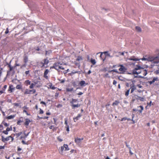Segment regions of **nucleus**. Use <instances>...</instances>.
Instances as JSON below:
<instances>
[{"mask_svg":"<svg viewBox=\"0 0 159 159\" xmlns=\"http://www.w3.org/2000/svg\"><path fill=\"white\" fill-rule=\"evenodd\" d=\"M39 84L38 85H36V87L39 88L42 86V84L39 81H37L36 82H34V83L31 84L30 85L29 87L30 88V89H33L34 87V86H35L36 85V84Z\"/></svg>","mask_w":159,"mask_h":159,"instance_id":"5","label":"nucleus"},{"mask_svg":"<svg viewBox=\"0 0 159 159\" xmlns=\"http://www.w3.org/2000/svg\"><path fill=\"white\" fill-rule=\"evenodd\" d=\"M13 104L15 106H16V107L19 106L20 105V104L19 103H13Z\"/></svg>","mask_w":159,"mask_h":159,"instance_id":"47","label":"nucleus"},{"mask_svg":"<svg viewBox=\"0 0 159 159\" xmlns=\"http://www.w3.org/2000/svg\"><path fill=\"white\" fill-rule=\"evenodd\" d=\"M21 149L19 148V147H18V148H17V151H21Z\"/></svg>","mask_w":159,"mask_h":159,"instance_id":"63","label":"nucleus"},{"mask_svg":"<svg viewBox=\"0 0 159 159\" xmlns=\"http://www.w3.org/2000/svg\"><path fill=\"white\" fill-rule=\"evenodd\" d=\"M53 120H54V124H55V125H57V119L55 118H53Z\"/></svg>","mask_w":159,"mask_h":159,"instance_id":"41","label":"nucleus"},{"mask_svg":"<svg viewBox=\"0 0 159 159\" xmlns=\"http://www.w3.org/2000/svg\"><path fill=\"white\" fill-rule=\"evenodd\" d=\"M2 123L6 127L8 126L9 125L7 123L3 121L2 122Z\"/></svg>","mask_w":159,"mask_h":159,"instance_id":"39","label":"nucleus"},{"mask_svg":"<svg viewBox=\"0 0 159 159\" xmlns=\"http://www.w3.org/2000/svg\"><path fill=\"white\" fill-rule=\"evenodd\" d=\"M31 122L30 120L26 118L25 119V122L24 123V125L25 126L26 128H27L30 123Z\"/></svg>","mask_w":159,"mask_h":159,"instance_id":"11","label":"nucleus"},{"mask_svg":"<svg viewBox=\"0 0 159 159\" xmlns=\"http://www.w3.org/2000/svg\"><path fill=\"white\" fill-rule=\"evenodd\" d=\"M23 61L25 63H27L28 61V56L26 54H25L23 56Z\"/></svg>","mask_w":159,"mask_h":159,"instance_id":"13","label":"nucleus"},{"mask_svg":"<svg viewBox=\"0 0 159 159\" xmlns=\"http://www.w3.org/2000/svg\"><path fill=\"white\" fill-rule=\"evenodd\" d=\"M66 68L65 64H61L60 62H55L52 66L50 67V69H55L57 70L60 69L62 70H65Z\"/></svg>","mask_w":159,"mask_h":159,"instance_id":"2","label":"nucleus"},{"mask_svg":"<svg viewBox=\"0 0 159 159\" xmlns=\"http://www.w3.org/2000/svg\"><path fill=\"white\" fill-rule=\"evenodd\" d=\"M10 139H11V142L13 141L14 140L13 136H12L11 135V136H9L6 138V141H8L10 140Z\"/></svg>","mask_w":159,"mask_h":159,"instance_id":"19","label":"nucleus"},{"mask_svg":"<svg viewBox=\"0 0 159 159\" xmlns=\"http://www.w3.org/2000/svg\"><path fill=\"white\" fill-rule=\"evenodd\" d=\"M143 110V106H140L138 107L137 109H134L133 110L134 111H138L140 113L142 112Z\"/></svg>","mask_w":159,"mask_h":159,"instance_id":"8","label":"nucleus"},{"mask_svg":"<svg viewBox=\"0 0 159 159\" xmlns=\"http://www.w3.org/2000/svg\"><path fill=\"white\" fill-rule=\"evenodd\" d=\"M83 140V138L80 139L77 138H75V142L77 144H79L81 143V141Z\"/></svg>","mask_w":159,"mask_h":159,"instance_id":"10","label":"nucleus"},{"mask_svg":"<svg viewBox=\"0 0 159 159\" xmlns=\"http://www.w3.org/2000/svg\"><path fill=\"white\" fill-rule=\"evenodd\" d=\"M8 32H9V31H8V28H7L5 32V34H7L8 33Z\"/></svg>","mask_w":159,"mask_h":159,"instance_id":"57","label":"nucleus"},{"mask_svg":"<svg viewBox=\"0 0 159 159\" xmlns=\"http://www.w3.org/2000/svg\"><path fill=\"white\" fill-rule=\"evenodd\" d=\"M65 128L66 129V131L68 132L69 131V126H65Z\"/></svg>","mask_w":159,"mask_h":159,"instance_id":"36","label":"nucleus"},{"mask_svg":"<svg viewBox=\"0 0 159 159\" xmlns=\"http://www.w3.org/2000/svg\"><path fill=\"white\" fill-rule=\"evenodd\" d=\"M36 90L34 89H33L32 90H29L28 89H26L24 92V94H30L31 93L34 94L36 92Z\"/></svg>","mask_w":159,"mask_h":159,"instance_id":"7","label":"nucleus"},{"mask_svg":"<svg viewBox=\"0 0 159 159\" xmlns=\"http://www.w3.org/2000/svg\"><path fill=\"white\" fill-rule=\"evenodd\" d=\"M126 120H129V119L128 118H127L126 117H124V118H122L121 120H120L121 121H125Z\"/></svg>","mask_w":159,"mask_h":159,"instance_id":"32","label":"nucleus"},{"mask_svg":"<svg viewBox=\"0 0 159 159\" xmlns=\"http://www.w3.org/2000/svg\"><path fill=\"white\" fill-rule=\"evenodd\" d=\"M59 95V93H57V92L56 93L55 95V98H57L58 96Z\"/></svg>","mask_w":159,"mask_h":159,"instance_id":"40","label":"nucleus"},{"mask_svg":"<svg viewBox=\"0 0 159 159\" xmlns=\"http://www.w3.org/2000/svg\"><path fill=\"white\" fill-rule=\"evenodd\" d=\"M52 52L51 50H49L48 51H46L45 55H47L48 54H50Z\"/></svg>","mask_w":159,"mask_h":159,"instance_id":"34","label":"nucleus"},{"mask_svg":"<svg viewBox=\"0 0 159 159\" xmlns=\"http://www.w3.org/2000/svg\"><path fill=\"white\" fill-rule=\"evenodd\" d=\"M136 77H138V78H144L143 77V76H142L141 75H139V76H135Z\"/></svg>","mask_w":159,"mask_h":159,"instance_id":"61","label":"nucleus"},{"mask_svg":"<svg viewBox=\"0 0 159 159\" xmlns=\"http://www.w3.org/2000/svg\"><path fill=\"white\" fill-rule=\"evenodd\" d=\"M2 141L3 142H5L6 141V138H5L3 136H2Z\"/></svg>","mask_w":159,"mask_h":159,"instance_id":"35","label":"nucleus"},{"mask_svg":"<svg viewBox=\"0 0 159 159\" xmlns=\"http://www.w3.org/2000/svg\"><path fill=\"white\" fill-rule=\"evenodd\" d=\"M12 129V127L11 126L10 128H9V127H7V129H6V130L8 131H11V130Z\"/></svg>","mask_w":159,"mask_h":159,"instance_id":"38","label":"nucleus"},{"mask_svg":"<svg viewBox=\"0 0 159 159\" xmlns=\"http://www.w3.org/2000/svg\"><path fill=\"white\" fill-rule=\"evenodd\" d=\"M140 72H141V73H142L144 76L148 74L147 70L146 69L144 70L143 68V69H142Z\"/></svg>","mask_w":159,"mask_h":159,"instance_id":"17","label":"nucleus"},{"mask_svg":"<svg viewBox=\"0 0 159 159\" xmlns=\"http://www.w3.org/2000/svg\"><path fill=\"white\" fill-rule=\"evenodd\" d=\"M49 86L50 88L52 89H56V87L54 86H52V84H50L49 85Z\"/></svg>","mask_w":159,"mask_h":159,"instance_id":"31","label":"nucleus"},{"mask_svg":"<svg viewBox=\"0 0 159 159\" xmlns=\"http://www.w3.org/2000/svg\"><path fill=\"white\" fill-rule=\"evenodd\" d=\"M83 94V93L82 92H79L78 94H77L78 95H81L82 94Z\"/></svg>","mask_w":159,"mask_h":159,"instance_id":"62","label":"nucleus"},{"mask_svg":"<svg viewBox=\"0 0 159 159\" xmlns=\"http://www.w3.org/2000/svg\"><path fill=\"white\" fill-rule=\"evenodd\" d=\"M63 146L64 147V148H65V151L69 150H70L69 148L68 147V145L67 144H64Z\"/></svg>","mask_w":159,"mask_h":159,"instance_id":"24","label":"nucleus"},{"mask_svg":"<svg viewBox=\"0 0 159 159\" xmlns=\"http://www.w3.org/2000/svg\"><path fill=\"white\" fill-rule=\"evenodd\" d=\"M119 103H120V102L119 101H117V100L115 101L114 102L112 103V105L113 106H114L115 105L117 106L119 104Z\"/></svg>","mask_w":159,"mask_h":159,"instance_id":"22","label":"nucleus"},{"mask_svg":"<svg viewBox=\"0 0 159 159\" xmlns=\"http://www.w3.org/2000/svg\"><path fill=\"white\" fill-rule=\"evenodd\" d=\"M22 134V132H20L18 133H16L15 134H11L12 136H13V137L14 136H16V138H18L19 136H20L21 134Z\"/></svg>","mask_w":159,"mask_h":159,"instance_id":"15","label":"nucleus"},{"mask_svg":"<svg viewBox=\"0 0 159 159\" xmlns=\"http://www.w3.org/2000/svg\"><path fill=\"white\" fill-rule=\"evenodd\" d=\"M77 101V99H74L73 98L72 99V100L70 102V103L72 109H74L76 108L80 107L81 106V104H80L78 103L76 104H74V103L76 102Z\"/></svg>","mask_w":159,"mask_h":159,"instance_id":"4","label":"nucleus"},{"mask_svg":"<svg viewBox=\"0 0 159 159\" xmlns=\"http://www.w3.org/2000/svg\"><path fill=\"white\" fill-rule=\"evenodd\" d=\"M16 88L18 89H22V86L18 84L16 85Z\"/></svg>","mask_w":159,"mask_h":159,"instance_id":"27","label":"nucleus"},{"mask_svg":"<svg viewBox=\"0 0 159 159\" xmlns=\"http://www.w3.org/2000/svg\"><path fill=\"white\" fill-rule=\"evenodd\" d=\"M82 115L81 114H78L77 116L74 117L73 118V119L75 122H76L77 120H79V119L82 116Z\"/></svg>","mask_w":159,"mask_h":159,"instance_id":"14","label":"nucleus"},{"mask_svg":"<svg viewBox=\"0 0 159 159\" xmlns=\"http://www.w3.org/2000/svg\"><path fill=\"white\" fill-rule=\"evenodd\" d=\"M120 67V68L119 69V71H120L122 73H123L124 72H125L126 70V68H125V67L123 66L122 65H113V67Z\"/></svg>","mask_w":159,"mask_h":159,"instance_id":"6","label":"nucleus"},{"mask_svg":"<svg viewBox=\"0 0 159 159\" xmlns=\"http://www.w3.org/2000/svg\"><path fill=\"white\" fill-rule=\"evenodd\" d=\"M158 80V78L157 77H154L153 78V80L152 81H150L148 82L149 84H152L153 83H154L155 81Z\"/></svg>","mask_w":159,"mask_h":159,"instance_id":"18","label":"nucleus"},{"mask_svg":"<svg viewBox=\"0 0 159 159\" xmlns=\"http://www.w3.org/2000/svg\"><path fill=\"white\" fill-rule=\"evenodd\" d=\"M124 52H119V54L120 55H124Z\"/></svg>","mask_w":159,"mask_h":159,"instance_id":"60","label":"nucleus"},{"mask_svg":"<svg viewBox=\"0 0 159 159\" xmlns=\"http://www.w3.org/2000/svg\"><path fill=\"white\" fill-rule=\"evenodd\" d=\"M72 84L74 86H75L76 85V82L75 81L73 82Z\"/></svg>","mask_w":159,"mask_h":159,"instance_id":"53","label":"nucleus"},{"mask_svg":"<svg viewBox=\"0 0 159 159\" xmlns=\"http://www.w3.org/2000/svg\"><path fill=\"white\" fill-rule=\"evenodd\" d=\"M141 59L136 58L135 57H130V65H132L135 66H136L134 69L133 70V74L138 75L141 73L140 72V70L143 69V68L141 67L140 65H139L138 63L136 61H139ZM143 61H152L153 63V65L157 66V64L159 63V56L156 57H148L146 58L144 57L141 59Z\"/></svg>","mask_w":159,"mask_h":159,"instance_id":"1","label":"nucleus"},{"mask_svg":"<svg viewBox=\"0 0 159 159\" xmlns=\"http://www.w3.org/2000/svg\"><path fill=\"white\" fill-rule=\"evenodd\" d=\"M75 73H78L79 74H80V71H72L71 72V74H72V75H73L75 74Z\"/></svg>","mask_w":159,"mask_h":159,"instance_id":"30","label":"nucleus"},{"mask_svg":"<svg viewBox=\"0 0 159 159\" xmlns=\"http://www.w3.org/2000/svg\"><path fill=\"white\" fill-rule=\"evenodd\" d=\"M12 85H10L9 87V89L10 90L11 92L12 91V90L13 89V88H11Z\"/></svg>","mask_w":159,"mask_h":159,"instance_id":"50","label":"nucleus"},{"mask_svg":"<svg viewBox=\"0 0 159 159\" xmlns=\"http://www.w3.org/2000/svg\"><path fill=\"white\" fill-rule=\"evenodd\" d=\"M23 112L25 113L27 115H30L29 114H28L27 111L26 110H24L23 111Z\"/></svg>","mask_w":159,"mask_h":159,"instance_id":"59","label":"nucleus"},{"mask_svg":"<svg viewBox=\"0 0 159 159\" xmlns=\"http://www.w3.org/2000/svg\"><path fill=\"white\" fill-rule=\"evenodd\" d=\"M129 90H127L126 92H125V95L126 96H127L128 95H129Z\"/></svg>","mask_w":159,"mask_h":159,"instance_id":"45","label":"nucleus"},{"mask_svg":"<svg viewBox=\"0 0 159 159\" xmlns=\"http://www.w3.org/2000/svg\"><path fill=\"white\" fill-rule=\"evenodd\" d=\"M64 146H61V152L62 153L63 152L64 150Z\"/></svg>","mask_w":159,"mask_h":159,"instance_id":"48","label":"nucleus"},{"mask_svg":"<svg viewBox=\"0 0 159 159\" xmlns=\"http://www.w3.org/2000/svg\"><path fill=\"white\" fill-rule=\"evenodd\" d=\"M7 65H8V67L9 68V70L7 71V75H9L10 72L13 69H14V67L11 66L10 62L9 63H7Z\"/></svg>","mask_w":159,"mask_h":159,"instance_id":"9","label":"nucleus"},{"mask_svg":"<svg viewBox=\"0 0 159 159\" xmlns=\"http://www.w3.org/2000/svg\"><path fill=\"white\" fill-rule=\"evenodd\" d=\"M49 72V70L48 69H46L45 70L43 74V77L46 79L48 80V77L47 76V74Z\"/></svg>","mask_w":159,"mask_h":159,"instance_id":"12","label":"nucleus"},{"mask_svg":"<svg viewBox=\"0 0 159 159\" xmlns=\"http://www.w3.org/2000/svg\"><path fill=\"white\" fill-rule=\"evenodd\" d=\"M83 60L81 56H78L77 58L76 59V61H79Z\"/></svg>","mask_w":159,"mask_h":159,"instance_id":"29","label":"nucleus"},{"mask_svg":"<svg viewBox=\"0 0 159 159\" xmlns=\"http://www.w3.org/2000/svg\"><path fill=\"white\" fill-rule=\"evenodd\" d=\"M131 93H132L133 92L134 90L136 89V87L135 86H132L131 87Z\"/></svg>","mask_w":159,"mask_h":159,"instance_id":"28","label":"nucleus"},{"mask_svg":"<svg viewBox=\"0 0 159 159\" xmlns=\"http://www.w3.org/2000/svg\"><path fill=\"white\" fill-rule=\"evenodd\" d=\"M75 152V153H76V150H74V149H72L70 151V152L71 153H73V152Z\"/></svg>","mask_w":159,"mask_h":159,"instance_id":"49","label":"nucleus"},{"mask_svg":"<svg viewBox=\"0 0 159 159\" xmlns=\"http://www.w3.org/2000/svg\"><path fill=\"white\" fill-rule=\"evenodd\" d=\"M117 83V82L115 80H114L113 82V85H116V84Z\"/></svg>","mask_w":159,"mask_h":159,"instance_id":"55","label":"nucleus"},{"mask_svg":"<svg viewBox=\"0 0 159 159\" xmlns=\"http://www.w3.org/2000/svg\"><path fill=\"white\" fill-rule=\"evenodd\" d=\"M43 110H42V109H40L39 113L40 114H43Z\"/></svg>","mask_w":159,"mask_h":159,"instance_id":"54","label":"nucleus"},{"mask_svg":"<svg viewBox=\"0 0 159 159\" xmlns=\"http://www.w3.org/2000/svg\"><path fill=\"white\" fill-rule=\"evenodd\" d=\"M29 72H30L29 70H28V71H25V73L26 75H27L29 73Z\"/></svg>","mask_w":159,"mask_h":159,"instance_id":"58","label":"nucleus"},{"mask_svg":"<svg viewBox=\"0 0 159 159\" xmlns=\"http://www.w3.org/2000/svg\"><path fill=\"white\" fill-rule=\"evenodd\" d=\"M8 131L6 130H4L2 131V133L5 134H8Z\"/></svg>","mask_w":159,"mask_h":159,"instance_id":"44","label":"nucleus"},{"mask_svg":"<svg viewBox=\"0 0 159 159\" xmlns=\"http://www.w3.org/2000/svg\"><path fill=\"white\" fill-rule=\"evenodd\" d=\"M21 143L23 144H27V143L25 142L24 140H22L21 141Z\"/></svg>","mask_w":159,"mask_h":159,"instance_id":"56","label":"nucleus"},{"mask_svg":"<svg viewBox=\"0 0 159 159\" xmlns=\"http://www.w3.org/2000/svg\"><path fill=\"white\" fill-rule=\"evenodd\" d=\"M22 122V121L21 120H19L17 121V125H20V123Z\"/></svg>","mask_w":159,"mask_h":159,"instance_id":"42","label":"nucleus"},{"mask_svg":"<svg viewBox=\"0 0 159 159\" xmlns=\"http://www.w3.org/2000/svg\"><path fill=\"white\" fill-rule=\"evenodd\" d=\"M13 118H14V116H13L11 115V116H8L7 117V118L8 119H12Z\"/></svg>","mask_w":159,"mask_h":159,"instance_id":"37","label":"nucleus"},{"mask_svg":"<svg viewBox=\"0 0 159 159\" xmlns=\"http://www.w3.org/2000/svg\"><path fill=\"white\" fill-rule=\"evenodd\" d=\"M40 104H43V105H44L45 106H46V103H45V102H43V101H41L40 102Z\"/></svg>","mask_w":159,"mask_h":159,"instance_id":"52","label":"nucleus"},{"mask_svg":"<svg viewBox=\"0 0 159 159\" xmlns=\"http://www.w3.org/2000/svg\"><path fill=\"white\" fill-rule=\"evenodd\" d=\"M57 139L60 142H61L63 141V140L61 139L60 137H57Z\"/></svg>","mask_w":159,"mask_h":159,"instance_id":"43","label":"nucleus"},{"mask_svg":"<svg viewBox=\"0 0 159 159\" xmlns=\"http://www.w3.org/2000/svg\"><path fill=\"white\" fill-rule=\"evenodd\" d=\"M5 146H0V155L2 154L3 152V149H4Z\"/></svg>","mask_w":159,"mask_h":159,"instance_id":"20","label":"nucleus"},{"mask_svg":"<svg viewBox=\"0 0 159 159\" xmlns=\"http://www.w3.org/2000/svg\"><path fill=\"white\" fill-rule=\"evenodd\" d=\"M49 62L47 58L44 59L43 61L40 62H38V66L42 68L43 67H47V65Z\"/></svg>","mask_w":159,"mask_h":159,"instance_id":"3","label":"nucleus"},{"mask_svg":"<svg viewBox=\"0 0 159 159\" xmlns=\"http://www.w3.org/2000/svg\"><path fill=\"white\" fill-rule=\"evenodd\" d=\"M31 84V82L29 80H27L25 81V84L26 86H28L29 85H30Z\"/></svg>","mask_w":159,"mask_h":159,"instance_id":"21","label":"nucleus"},{"mask_svg":"<svg viewBox=\"0 0 159 159\" xmlns=\"http://www.w3.org/2000/svg\"><path fill=\"white\" fill-rule=\"evenodd\" d=\"M73 88H66V90L67 92H71L73 91Z\"/></svg>","mask_w":159,"mask_h":159,"instance_id":"26","label":"nucleus"},{"mask_svg":"<svg viewBox=\"0 0 159 159\" xmlns=\"http://www.w3.org/2000/svg\"><path fill=\"white\" fill-rule=\"evenodd\" d=\"M136 30L138 32H141V29L139 26H136L135 27Z\"/></svg>","mask_w":159,"mask_h":159,"instance_id":"25","label":"nucleus"},{"mask_svg":"<svg viewBox=\"0 0 159 159\" xmlns=\"http://www.w3.org/2000/svg\"><path fill=\"white\" fill-rule=\"evenodd\" d=\"M65 124L66 125V126H69L67 123V118L65 119Z\"/></svg>","mask_w":159,"mask_h":159,"instance_id":"33","label":"nucleus"},{"mask_svg":"<svg viewBox=\"0 0 159 159\" xmlns=\"http://www.w3.org/2000/svg\"><path fill=\"white\" fill-rule=\"evenodd\" d=\"M27 65L26 63H25L24 65L21 66L20 67V68H22L23 67H26Z\"/></svg>","mask_w":159,"mask_h":159,"instance_id":"51","label":"nucleus"},{"mask_svg":"<svg viewBox=\"0 0 159 159\" xmlns=\"http://www.w3.org/2000/svg\"><path fill=\"white\" fill-rule=\"evenodd\" d=\"M116 72V73H118L119 72L118 71V70H116V69H114V70H111V71H110V72Z\"/></svg>","mask_w":159,"mask_h":159,"instance_id":"46","label":"nucleus"},{"mask_svg":"<svg viewBox=\"0 0 159 159\" xmlns=\"http://www.w3.org/2000/svg\"><path fill=\"white\" fill-rule=\"evenodd\" d=\"M79 84L81 86H84L87 85V84L84 81L82 80L80 82Z\"/></svg>","mask_w":159,"mask_h":159,"instance_id":"16","label":"nucleus"},{"mask_svg":"<svg viewBox=\"0 0 159 159\" xmlns=\"http://www.w3.org/2000/svg\"><path fill=\"white\" fill-rule=\"evenodd\" d=\"M65 82V80H61L60 83H63Z\"/></svg>","mask_w":159,"mask_h":159,"instance_id":"64","label":"nucleus"},{"mask_svg":"<svg viewBox=\"0 0 159 159\" xmlns=\"http://www.w3.org/2000/svg\"><path fill=\"white\" fill-rule=\"evenodd\" d=\"M90 62L93 65L95 64L96 62L95 60L94 59H93L92 58L91 59Z\"/></svg>","mask_w":159,"mask_h":159,"instance_id":"23","label":"nucleus"}]
</instances>
